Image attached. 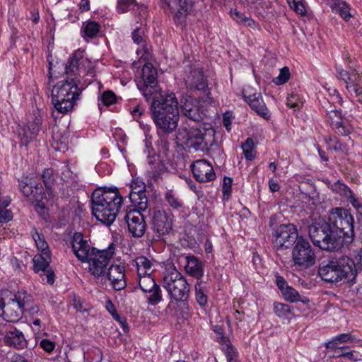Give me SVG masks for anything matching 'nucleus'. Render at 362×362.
Here are the masks:
<instances>
[{
    "label": "nucleus",
    "instance_id": "nucleus-61",
    "mask_svg": "<svg viewBox=\"0 0 362 362\" xmlns=\"http://www.w3.org/2000/svg\"><path fill=\"white\" fill-rule=\"evenodd\" d=\"M337 353L339 356H344L354 361L359 360V358L354 355V351H345L344 348H339L337 349Z\"/></svg>",
    "mask_w": 362,
    "mask_h": 362
},
{
    "label": "nucleus",
    "instance_id": "nucleus-53",
    "mask_svg": "<svg viewBox=\"0 0 362 362\" xmlns=\"http://www.w3.org/2000/svg\"><path fill=\"white\" fill-rule=\"evenodd\" d=\"M34 182L33 180H29L28 182L21 181L19 183V186L21 190L23 195L28 199L30 197V194H32Z\"/></svg>",
    "mask_w": 362,
    "mask_h": 362
},
{
    "label": "nucleus",
    "instance_id": "nucleus-57",
    "mask_svg": "<svg viewBox=\"0 0 362 362\" xmlns=\"http://www.w3.org/2000/svg\"><path fill=\"white\" fill-rule=\"evenodd\" d=\"M347 90L350 93H354L358 101L362 103V86L360 85V83H358L355 86H348Z\"/></svg>",
    "mask_w": 362,
    "mask_h": 362
},
{
    "label": "nucleus",
    "instance_id": "nucleus-41",
    "mask_svg": "<svg viewBox=\"0 0 362 362\" xmlns=\"http://www.w3.org/2000/svg\"><path fill=\"white\" fill-rule=\"evenodd\" d=\"M151 167L152 177L156 178L163 172L167 170L165 163L162 160H152L149 162Z\"/></svg>",
    "mask_w": 362,
    "mask_h": 362
},
{
    "label": "nucleus",
    "instance_id": "nucleus-4",
    "mask_svg": "<svg viewBox=\"0 0 362 362\" xmlns=\"http://www.w3.org/2000/svg\"><path fill=\"white\" fill-rule=\"evenodd\" d=\"M318 274L327 282L353 281L356 276L354 262L347 256L332 257L320 264Z\"/></svg>",
    "mask_w": 362,
    "mask_h": 362
},
{
    "label": "nucleus",
    "instance_id": "nucleus-48",
    "mask_svg": "<svg viewBox=\"0 0 362 362\" xmlns=\"http://www.w3.org/2000/svg\"><path fill=\"white\" fill-rule=\"evenodd\" d=\"M290 7L298 14L303 16L306 13V8L303 0H287Z\"/></svg>",
    "mask_w": 362,
    "mask_h": 362
},
{
    "label": "nucleus",
    "instance_id": "nucleus-46",
    "mask_svg": "<svg viewBox=\"0 0 362 362\" xmlns=\"http://www.w3.org/2000/svg\"><path fill=\"white\" fill-rule=\"evenodd\" d=\"M165 199L168 204L175 209H179L182 206V202L172 191H168L165 192Z\"/></svg>",
    "mask_w": 362,
    "mask_h": 362
},
{
    "label": "nucleus",
    "instance_id": "nucleus-28",
    "mask_svg": "<svg viewBox=\"0 0 362 362\" xmlns=\"http://www.w3.org/2000/svg\"><path fill=\"white\" fill-rule=\"evenodd\" d=\"M132 37L134 42L139 46L136 50V53L140 59L144 61H148L151 57L150 48L146 42L145 37L144 35V31L139 28L134 30L132 33Z\"/></svg>",
    "mask_w": 362,
    "mask_h": 362
},
{
    "label": "nucleus",
    "instance_id": "nucleus-37",
    "mask_svg": "<svg viewBox=\"0 0 362 362\" xmlns=\"http://www.w3.org/2000/svg\"><path fill=\"white\" fill-rule=\"evenodd\" d=\"M48 257L49 256L48 255ZM34 271L36 273L46 271L49 268V264L47 260V256L35 255L33 258Z\"/></svg>",
    "mask_w": 362,
    "mask_h": 362
},
{
    "label": "nucleus",
    "instance_id": "nucleus-51",
    "mask_svg": "<svg viewBox=\"0 0 362 362\" xmlns=\"http://www.w3.org/2000/svg\"><path fill=\"white\" fill-rule=\"evenodd\" d=\"M101 100L105 106H110L116 103L117 97L112 91L106 90L101 95Z\"/></svg>",
    "mask_w": 362,
    "mask_h": 362
},
{
    "label": "nucleus",
    "instance_id": "nucleus-36",
    "mask_svg": "<svg viewBox=\"0 0 362 362\" xmlns=\"http://www.w3.org/2000/svg\"><path fill=\"white\" fill-rule=\"evenodd\" d=\"M281 294L286 300L291 303L302 302L303 303L306 304L310 301L307 297L300 296L296 289L291 286H288L285 288Z\"/></svg>",
    "mask_w": 362,
    "mask_h": 362
},
{
    "label": "nucleus",
    "instance_id": "nucleus-16",
    "mask_svg": "<svg viewBox=\"0 0 362 362\" xmlns=\"http://www.w3.org/2000/svg\"><path fill=\"white\" fill-rule=\"evenodd\" d=\"M160 107L152 112L153 119L156 127L164 133H171L176 129L178 124L179 113L160 112Z\"/></svg>",
    "mask_w": 362,
    "mask_h": 362
},
{
    "label": "nucleus",
    "instance_id": "nucleus-58",
    "mask_svg": "<svg viewBox=\"0 0 362 362\" xmlns=\"http://www.w3.org/2000/svg\"><path fill=\"white\" fill-rule=\"evenodd\" d=\"M13 218L12 212L7 209H1L0 206V223H6Z\"/></svg>",
    "mask_w": 362,
    "mask_h": 362
},
{
    "label": "nucleus",
    "instance_id": "nucleus-64",
    "mask_svg": "<svg viewBox=\"0 0 362 362\" xmlns=\"http://www.w3.org/2000/svg\"><path fill=\"white\" fill-rule=\"evenodd\" d=\"M351 204L356 209L358 215L359 216L358 218L362 220V204H361L356 197H351Z\"/></svg>",
    "mask_w": 362,
    "mask_h": 362
},
{
    "label": "nucleus",
    "instance_id": "nucleus-22",
    "mask_svg": "<svg viewBox=\"0 0 362 362\" xmlns=\"http://www.w3.org/2000/svg\"><path fill=\"white\" fill-rule=\"evenodd\" d=\"M139 286L144 293L150 295L148 296V302L151 305H156L162 300L161 289L155 282L151 275H145L139 277Z\"/></svg>",
    "mask_w": 362,
    "mask_h": 362
},
{
    "label": "nucleus",
    "instance_id": "nucleus-45",
    "mask_svg": "<svg viewBox=\"0 0 362 362\" xmlns=\"http://www.w3.org/2000/svg\"><path fill=\"white\" fill-rule=\"evenodd\" d=\"M304 101L302 98H300L298 95L292 93L291 94L286 100L287 105L291 107L296 109H300L303 105Z\"/></svg>",
    "mask_w": 362,
    "mask_h": 362
},
{
    "label": "nucleus",
    "instance_id": "nucleus-17",
    "mask_svg": "<svg viewBox=\"0 0 362 362\" xmlns=\"http://www.w3.org/2000/svg\"><path fill=\"white\" fill-rule=\"evenodd\" d=\"M193 175L199 182H207L216 179L213 165L207 160H196L191 165Z\"/></svg>",
    "mask_w": 362,
    "mask_h": 362
},
{
    "label": "nucleus",
    "instance_id": "nucleus-23",
    "mask_svg": "<svg viewBox=\"0 0 362 362\" xmlns=\"http://www.w3.org/2000/svg\"><path fill=\"white\" fill-rule=\"evenodd\" d=\"M124 219L127 223L128 229L134 237H142L146 230V224L144 215L139 211H130L127 213Z\"/></svg>",
    "mask_w": 362,
    "mask_h": 362
},
{
    "label": "nucleus",
    "instance_id": "nucleus-35",
    "mask_svg": "<svg viewBox=\"0 0 362 362\" xmlns=\"http://www.w3.org/2000/svg\"><path fill=\"white\" fill-rule=\"evenodd\" d=\"M134 265L137 269L139 277L145 275H151V273L152 272V263L146 257H138L134 260Z\"/></svg>",
    "mask_w": 362,
    "mask_h": 362
},
{
    "label": "nucleus",
    "instance_id": "nucleus-24",
    "mask_svg": "<svg viewBox=\"0 0 362 362\" xmlns=\"http://www.w3.org/2000/svg\"><path fill=\"white\" fill-rule=\"evenodd\" d=\"M124 266L119 264H112L107 271L105 272L104 276L110 282L112 288L115 291H122L127 286Z\"/></svg>",
    "mask_w": 362,
    "mask_h": 362
},
{
    "label": "nucleus",
    "instance_id": "nucleus-32",
    "mask_svg": "<svg viewBox=\"0 0 362 362\" xmlns=\"http://www.w3.org/2000/svg\"><path fill=\"white\" fill-rule=\"evenodd\" d=\"M222 346V350L225 352L227 362H237L238 352L231 345L229 339L225 336H221L218 339Z\"/></svg>",
    "mask_w": 362,
    "mask_h": 362
},
{
    "label": "nucleus",
    "instance_id": "nucleus-11",
    "mask_svg": "<svg viewBox=\"0 0 362 362\" xmlns=\"http://www.w3.org/2000/svg\"><path fill=\"white\" fill-rule=\"evenodd\" d=\"M165 8H167L177 25H184L187 16L193 11L194 4L191 0H163Z\"/></svg>",
    "mask_w": 362,
    "mask_h": 362
},
{
    "label": "nucleus",
    "instance_id": "nucleus-30",
    "mask_svg": "<svg viewBox=\"0 0 362 362\" xmlns=\"http://www.w3.org/2000/svg\"><path fill=\"white\" fill-rule=\"evenodd\" d=\"M327 4L332 12L338 13L344 20L348 21L351 18L350 6L343 0H327Z\"/></svg>",
    "mask_w": 362,
    "mask_h": 362
},
{
    "label": "nucleus",
    "instance_id": "nucleus-18",
    "mask_svg": "<svg viewBox=\"0 0 362 362\" xmlns=\"http://www.w3.org/2000/svg\"><path fill=\"white\" fill-rule=\"evenodd\" d=\"M243 94L247 103L259 115L265 119L270 118L269 111L266 107L260 93L255 92L252 88L248 87L243 89Z\"/></svg>",
    "mask_w": 362,
    "mask_h": 362
},
{
    "label": "nucleus",
    "instance_id": "nucleus-1",
    "mask_svg": "<svg viewBox=\"0 0 362 362\" xmlns=\"http://www.w3.org/2000/svg\"><path fill=\"white\" fill-rule=\"evenodd\" d=\"M90 65L84 50L78 49L72 54L66 65L67 78L59 81L52 90V103L59 112L66 114L74 109L82 93L79 77L86 74Z\"/></svg>",
    "mask_w": 362,
    "mask_h": 362
},
{
    "label": "nucleus",
    "instance_id": "nucleus-44",
    "mask_svg": "<svg viewBox=\"0 0 362 362\" xmlns=\"http://www.w3.org/2000/svg\"><path fill=\"white\" fill-rule=\"evenodd\" d=\"M290 71L287 66L280 69L278 76L273 78L272 81L278 86L286 83L290 78Z\"/></svg>",
    "mask_w": 362,
    "mask_h": 362
},
{
    "label": "nucleus",
    "instance_id": "nucleus-21",
    "mask_svg": "<svg viewBox=\"0 0 362 362\" xmlns=\"http://www.w3.org/2000/svg\"><path fill=\"white\" fill-rule=\"evenodd\" d=\"M71 246L74 253L82 262H86L97 251L95 248L89 245L88 241L83 239V235L80 233H74L71 240Z\"/></svg>",
    "mask_w": 362,
    "mask_h": 362
},
{
    "label": "nucleus",
    "instance_id": "nucleus-47",
    "mask_svg": "<svg viewBox=\"0 0 362 362\" xmlns=\"http://www.w3.org/2000/svg\"><path fill=\"white\" fill-rule=\"evenodd\" d=\"M136 6V0H118L117 9L119 13H123Z\"/></svg>",
    "mask_w": 362,
    "mask_h": 362
},
{
    "label": "nucleus",
    "instance_id": "nucleus-3",
    "mask_svg": "<svg viewBox=\"0 0 362 362\" xmlns=\"http://www.w3.org/2000/svg\"><path fill=\"white\" fill-rule=\"evenodd\" d=\"M215 132L212 128L191 127L188 131L180 129L177 139L187 148L195 151H206V155L214 158L221 157L222 151L215 142Z\"/></svg>",
    "mask_w": 362,
    "mask_h": 362
},
{
    "label": "nucleus",
    "instance_id": "nucleus-2",
    "mask_svg": "<svg viewBox=\"0 0 362 362\" xmlns=\"http://www.w3.org/2000/svg\"><path fill=\"white\" fill-rule=\"evenodd\" d=\"M122 201L117 189H96L91 197L92 214L97 220L109 226L115 221Z\"/></svg>",
    "mask_w": 362,
    "mask_h": 362
},
{
    "label": "nucleus",
    "instance_id": "nucleus-25",
    "mask_svg": "<svg viewBox=\"0 0 362 362\" xmlns=\"http://www.w3.org/2000/svg\"><path fill=\"white\" fill-rule=\"evenodd\" d=\"M327 119L336 133L342 136L349 135L352 131V127L342 117L341 112L337 109L327 112Z\"/></svg>",
    "mask_w": 362,
    "mask_h": 362
},
{
    "label": "nucleus",
    "instance_id": "nucleus-49",
    "mask_svg": "<svg viewBox=\"0 0 362 362\" xmlns=\"http://www.w3.org/2000/svg\"><path fill=\"white\" fill-rule=\"evenodd\" d=\"M233 179L225 176L223 180L222 192L224 199H228L232 190Z\"/></svg>",
    "mask_w": 362,
    "mask_h": 362
},
{
    "label": "nucleus",
    "instance_id": "nucleus-55",
    "mask_svg": "<svg viewBox=\"0 0 362 362\" xmlns=\"http://www.w3.org/2000/svg\"><path fill=\"white\" fill-rule=\"evenodd\" d=\"M230 14L231 18L240 25H243L247 18L245 13L238 11L237 9H231Z\"/></svg>",
    "mask_w": 362,
    "mask_h": 362
},
{
    "label": "nucleus",
    "instance_id": "nucleus-20",
    "mask_svg": "<svg viewBox=\"0 0 362 362\" xmlns=\"http://www.w3.org/2000/svg\"><path fill=\"white\" fill-rule=\"evenodd\" d=\"M173 215L163 209H156L153 213L152 226L153 230L159 235H165L172 230Z\"/></svg>",
    "mask_w": 362,
    "mask_h": 362
},
{
    "label": "nucleus",
    "instance_id": "nucleus-6",
    "mask_svg": "<svg viewBox=\"0 0 362 362\" xmlns=\"http://www.w3.org/2000/svg\"><path fill=\"white\" fill-rule=\"evenodd\" d=\"M308 231L313 245L321 250L332 252L340 248L339 238L328 221L315 219L308 226Z\"/></svg>",
    "mask_w": 362,
    "mask_h": 362
},
{
    "label": "nucleus",
    "instance_id": "nucleus-29",
    "mask_svg": "<svg viewBox=\"0 0 362 362\" xmlns=\"http://www.w3.org/2000/svg\"><path fill=\"white\" fill-rule=\"evenodd\" d=\"M185 84L189 90H205L207 87L203 71L199 68L191 69L185 78Z\"/></svg>",
    "mask_w": 362,
    "mask_h": 362
},
{
    "label": "nucleus",
    "instance_id": "nucleus-62",
    "mask_svg": "<svg viewBox=\"0 0 362 362\" xmlns=\"http://www.w3.org/2000/svg\"><path fill=\"white\" fill-rule=\"evenodd\" d=\"M336 72L337 78L342 81H347V78H349V76L351 74V72L343 69L340 66H336Z\"/></svg>",
    "mask_w": 362,
    "mask_h": 362
},
{
    "label": "nucleus",
    "instance_id": "nucleus-59",
    "mask_svg": "<svg viewBox=\"0 0 362 362\" xmlns=\"http://www.w3.org/2000/svg\"><path fill=\"white\" fill-rule=\"evenodd\" d=\"M40 346L45 351L51 353L55 347V344L49 339H44L40 341Z\"/></svg>",
    "mask_w": 362,
    "mask_h": 362
},
{
    "label": "nucleus",
    "instance_id": "nucleus-27",
    "mask_svg": "<svg viewBox=\"0 0 362 362\" xmlns=\"http://www.w3.org/2000/svg\"><path fill=\"white\" fill-rule=\"evenodd\" d=\"M180 262L185 264L186 272L190 276L197 279V281H202L201 278L204 275L203 267L201 262L194 255L181 256Z\"/></svg>",
    "mask_w": 362,
    "mask_h": 362
},
{
    "label": "nucleus",
    "instance_id": "nucleus-43",
    "mask_svg": "<svg viewBox=\"0 0 362 362\" xmlns=\"http://www.w3.org/2000/svg\"><path fill=\"white\" fill-rule=\"evenodd\" d=\"M274 311L278 317L286 318L288 317V315L291 313V310L289 305L286 304L275 303L274 304Z\"/></svg>",
    "mask_w": 362,
    "mask_h": 362
},
{
    "label": "nucleus",
    "instance_id": "nucleus-13",
    "mask_svg": "<svg viewBox=\"0 0 362 362\" xmlns=\"http://www.w3.org/2000/svg\"><path fill=\"white\" fill-rule=\"evenodd\" d=\"M113 254L114 252L110 247L108 250L95 251L86 262L89 264L88 269L91 274L96 278L103 277L105 268L112 258Z\"/></svg>",
    "mask_w": 362,
    "mask_h": 362
},
{
    "label": "nucleus",
    "instance_id": "nucleus-33",
    "mask_svg": "<svg viewBox=\"0 0 362 362\" xmlns=\"http://www.w3.org/2000/svg\"><path fill=\"white\" fill-rule=\"evenodd\" d=\"M360 340L350 333H343L336 336L331 341L325 344L327 349H334L337 346L341 343H360Z\"/></svg>",
    "mask_w": 362,
    "mask_h": 362
},
{
    "label": "nucleus",
    "instance_id": "nucleus-12",
    "mask_svg": "<svg viewBox=\"0 0 362 362\" xmlns=\"http://www.w3.org/2000/svg\"><path fill=\"white\" fill-rule=\"evenodd\" d=\"M42 117L38 111H36L28 119L25 126H20L18 129V137L21 145L27 146L40 135L42 131Z\"/></svg>",
    "mask_w": 362,
    "mask_h": 362
},
{
    "label": "nucleus",
    "instance_id": "nucleus-14",
    "mask_svg": "<svg viewBox=\"0 0 362 362\" xmlns=\"http://www.w3.org/2000/svg\"><path fill=\"white\" fill-rule=\"evenodd\" d=\"M0 336L9 346L23 349L26 344L23 334L3 320H0Z\"/></svg>",
    "mask_w": 362,
    "mask_h": 362
},
{
    "label": "nucleus",
    "instance_id": "nucleus-26",
    "mask_svg": "<svg viewBox=\"0 0 362 362\" xmlns=\"http://www.w3.org/2000/svg\"><path fill=\"white\" fill-rule=\"evenodd\" d=\"M199 101L189 95H185L180 100V110L185 116L194 122L202 119V112L199 110Z\"/></svg>",
    "mask_w": 362,
    "mask_h": 362
},
{
    "label": "nucleus",
    "instance_id": "nucleus-38",
    "mask_svg": "<svg viewBox=\"0 0 362 362\" xmlns=\"http://www.w3.org/2000/svg\"><path fill=\"white\" fill-rule=\"evenodd\" d=\"M195 296L197 303L200 306H204L207 303V296L205 294L202 281H197L194 286Z\"/></svg>",
    "mask_w": 362,
    "mask_h": 362
},
{
    "label": "nucleus",
    "instance_id": "nucleus-56",
    "mask_svg": "<svg viewBox=\"0 0 362 362\" xmlns=\"http://www.w3.org/2000/svg\"><path fill=\"white\" fill-rule=\"evenodd\" d=\"M144 191H146V185L143 181L135 179L132 182L130 192L140 193Z\"/></svg>",
    "mask_w": 362,
    "mask_h": 362
},
{
    "label": "nucleus",
    "instance_id": "nucleus-60",
    "mask_svg": "<svg viewBox=\"0 0 362 362\" xmlns=\"http://www.w3.org/2000/svg\"><path fill=\"white\" fill-rule=\"evenodd\" d=\"M40 276L43 281L46 280V281L49 284H52L54 282V272L50 269V268H48L45 272H42L40 274Z\"/></svg>",
    "mask_w": 362,
    "mask_h": 362
},
{
    "label": "nucleus",
    "instance_id": "nucleus-63",
    "mask_svg": "<svg viewBox=\"0 0 362 362\" xmlns=\"http://www.w3.org/2000/svg\"><path fill=\"white\" fill-rule=\"evenodd\" d=\"M187 184L192 191H193L198 197H202L203 193L202 187L194 182L191 179L187 180Z\"/></svg>",
    "mask_w": 362,
    "mask_h": 362
},
{
    "label": "nucleus",
    "instance_id": "nucleus-10",
    "mask_svg": "<svg viewBox=\"0 0 362 362\" xmlns=\"http://www.w3.org/2000/svg\"><path fill=\"white\" fill-rule=\"evenodd\" d=\"M297 229L293 224L280 225L274 234V245L277 251L289 248L299 239Z\"/></svg>",
    "mask_w": 362,
    "mask_h": 362
},
{
    "label": "nucleus",
    "instance_id": "nucleus-19",
    "mask_svg": "<svg viewBox=\"0 0 362 362\" xmlns=\"http://www.w3.org/2000/svg\"><path fill=\"white\" fill-rule=\"evenodd\" d=\"M158 107L163 109L160 110V112L166 113H168V112L179 113L178 101L175 94L173 92L168 91L161 93L158 98H153L151 105L152 112H155Z\"/></svg>",
    "mask_w": 362,
    "mask_h": 362
},
{
    "label": "nucleus",
    "instance_id": "nucleus-39",
    "mask_svg": "<svg viewBox=\"0 0 362 362\" xmlns=\"http://www.w3.org/2000/svg\"><path fill=\"white\" fill-rule=\"evenodd\" d=\"M33 240L35 242L37 249L42 252L43 255L48 257V244L45 240L43 235L40 234L37 230L33 233Z\"/></svg>",
    "mask_w": 362,
    "mask_h": 362
},
{
    "label": "nucleus",
    "instance_id": "nucleus-9",
    "mask_svg": "<svg viewBox=\"0 0 362 362\" xmlns=\"http://www.w3.org/2000/svg\"><path fill=\"white\" fill-rule=\"evenodd\" d=\"M292 261L295 266L308 268L315 264L316 255L310 243L300 236L292 250Z\"/></svg>",
    "mask_w": 362,
    "mask_h": 362
},
{
    "label": "nucleus",
    "instance_id": "nucleus-15",
    "mask_svg": "<svg viewBox=\"0 0 362 362\" xmlns=\"http://www.w3.org/2000/svg\"><path fill=\"white\" fill-rule=\"evenodd\" d=\"M157 84V71L150 63H146L142 69L141 80L136 85L142 95L148 99L153 94L152 88Z\"/></svg>",
    "mask_w": 362,
    "mask_h": 362
},
{
    "label": "nucleus",
    "instance_id": "nucleus-31",
    "mask_svg": "<svg viewBox=\"0 0 362 362\" xmlns=\"http://www.w3.org/2000/svg\"><path fill=\"white\" fill-rule=\"evenodd\" d=\"M100 30V25L93 21L83 22L81 28V35L86 41L95 38Z\"/></svg>",
    "mask_w": 362,
    "mask_h": 362
},
{
    "label": "nucleus",
    "instance_id": "nucleus-34",
    "mask_svg": "<svg viewBox=\"0 0 362 362\" xmlns=\"http://www.w3.org/2000/svg\"><path fill=\"white\" fill-rule=\"evenodd\" d=\"M129 199L131 202L137 207L136 211L140 212L145 211L148 206L146 191L140 193L130 192Z\"/></svg>",
    "mask_w": 362,
    "mask_h": 362
},
{
    "label": "nucleus",
    "instance_id": "nucleus-7",
    "mask_svg": "<svg viewBox=\"0 0 362 362\" xmlns=\"http://www.w3.org/2000/svg\"><path fill=\"white\" fill-rule=\"evenodd\" d=\"M163 287L171 298L176 301L186 300L190 286L184 276L173 264L166 266L163 274Z\"/></svg>",
    "mask_w": 362,
    "mask_h": 362
},
{
    "label": "nucleus",
    "instance_id": "nucleus-52",
    "mask_svg": "<svg viewBox=\"0 0 362 362\" xmlns=\"http://www.w3.org/2000/svg\"><path fill=\"white\" fill-rule=\"evenodd\" d=\"M42 177L47 189L49 190L50 193L52 194V191L51 190V185L54 181L52 170L45 169L42 174Z\"/></svg>",
    "mask_w": 362,
    "mask_h": 362
},
{
    "label": "nucleus",
    "instance_id": "nucleus-50",
    "mask_svg": "<svg viewBox=\"0 0 362 362\" xmlns=\"http://www.w3.org/2000/svg\"><path fill=\"white\" fill-rule=\"evenodd\" d=\"M29 199L32 202L46 199V197H45L44 194H42V188L41 185L34 182L32 194H30Z\"/></svg>",
    "mask_w": 362,
    "mask_h": 362
},
{
    "label": "nucleus",
    "instance_id": "nucleus-40",
    "mask_svg": "<svg viewBox=\"0 0 362 362\" xmlns=\"http://www.w3.org/2000/svg\"><path fill=\"white\" fill-rule=\"evenodd\" d=\"M332 189L333 191L339 194L340 195L348 197L350 202L351 197H354L352 191L340 181H337V182L334 183Z\"/></svg>",
    "mask_w": 362,
    "mask_h": 362
},
{
    "label": "nucleus",
    "instance_id": "nucleus-42",
    "mask_svg": "<svg viewBox=\"0 0 362 362\" xmlns=\"http://www.w3.org/2000/svg\"><path fill=\"white\" fill-rule=\"evenodd\" d=\"M255 143L252 139L248 138L242 145V148L245 155V158H255Z\"/></svg>",
    "mask_w": 362,
    "mask_h": 362
},
{
    "label": "nucleus",
    "instance_id": "nucleus-54",
    "mask_svg": "<svg viewBox=\"0 0 362 362\" xmlns=\"http://www.w3.org/2000/svg\"><path fill=\"white\" fill-rule=\"evenodd\" d=\"M361 80V77L358 71L356 70H353L351 71L350 75L349 76V78L347 81H344L346 84V89L347 90V87L349 86H355L358 83H360Z\"/></svg>",
    "mask_w": 362,
    "mask_h": 362
},
{
    "label": "nucleus",
    "instance_id": "nucleus-8",
    "mask_svg": "<svg viewBox=\"0 0 362 362\" xmlns=\"http://www.w3.org/2000/svg\"><path fill=\"white\" fill-rule=\"evenodd\" d=\"M328 223L339 238L340 247L344 239H346V242L352 241L354 234V218L348 210L342 208L332 209L329 215Z\"/></svg>",
    "mask_w": 362,
    "mask_h": 362
},
{
    "label": "nucleus",
    "instance_id": "nucleus-5",
    "mask_svg": "<svg viewBox=\"0 0 362 362\" xmlns=\"http://www.w3.org/2000/svg\"><path fill=\"white\" fill-rule=\"evenodd\" d=\"M33 303V298L25 291L18 292V294L1 291L0 294V320L8 323L16 322L21 319L26 307Z\"/></svg>",
    "mask_w": 362,
    "mask_h": 362
}]
</instances>
